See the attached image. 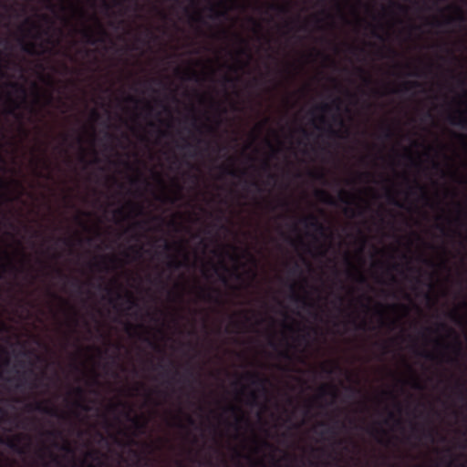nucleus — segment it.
<instances>
[{"label":"nucleus","mask_w":467,"mask_h":467,"mask_svg":"<svg viewBox=\"0 0 467 467\" xmlns=\"http://www.w3.org/2000/svg\"><path fill=\"white\" fill-rule=\"evenodd\" d=\"M6 267H7V265H1V268H2V270H3V271H5V270H6ZM8 267H9L12 271H16V270H17V268L16 267V265H15L14 264H12V263H9V264H8Z\"/></svg>","instance_id":"nucleus-36"},{"label":"nucleus","mask_w":467,"mask_h":467,"mask_svg":"<svg viewBox=\"0 0 467 467\" xmlns=\"http://www.w3.org/2000/svg\"><path fill=\"white\" fill-rule=\"evenodd\" d=\"M129 420L132 422V424L134 425L136 430L140 433L143 432L147 427V423H148L147 420H140L138 417H135V418L129 417Z\"/></svg>","instance_id":"nucleus-14"},{"label":"nucleus","mask_w":467,"mask_h":467,"mask_svg":"<svg viewBox=\"0 0 467 467\" xmlns=\"http://www.w3.org/2000/svg\"><path fill=\"white\" fill-rule=\"evenodd\" d=\"M129 204H130V206H131L132 208L136 209V210H137V212H138L139 213H140L142 212V207H141V206L137 205V204H135V203H133V202H130Z\"/></svg>","instance_id":"nucleus-43"},{"label":"nucleus","mask_w":467,"mask_h":467,"mask_svg":"<svg viewBox=\"0 0 467 467\" xmlns=\"http://www.w3.org/2000/svg\"><path fill=\"white\" fill-rule=\"evenodd\" d=\"M56 273L60 278H67L61 269H56Z\"/></svg>","instance_id":"nucleus-45"},{"label":"nucleus","mask_w":467,"mask_h":467,"mask_svg":"<svg viewBox=\"0 0 467 467\" xmlns=\"http://www.w3.org/2000/svg\"><path fill=\"white\" fill-rule=\"evenodd\" d=\"M28 410H36L47 415L57 416V410L53 407L44 406L41 402H36L35 405H27Z\"/></svg>","instance_id":"nucleus-6"},{"label":"nucleus","mask_w":467,"mask_h":467,"mask_svg":"<svg viewBox=\"0 0 467 467\" xmlns=\"http://www.w3.org/2000/svg\"><path fill=\"white\" fill-rule=\"evenodd\" d=\"M73 314H74L73 322H74V325L77 326L78 325V318H77L78 313L74 310Z\"/></svg>","instance_id":"nucleus-57"},{"label":"nucleus","mask_w":467,"mask_h":467,"mask_svg":"<svg viewBox=\"0 0 467 467\" xmlns=\"http://www.w3.org/2000/svg\"><path fill=\"white\" fill-rule=\"evenodd\" d=\"M183 265L182 262L180 261L176 256H171L170 261L168 262V267L171 269H179Z\"/></svg>","instance_id":"nucleus-20"},{"label":"nucleus","mask_w":467,"mask_h":467,"mask_svg":"<svg viewBox=\"0 0 467 467\" xmlns=\"http://www.w3.org/2000/svg\"><path fill=\"white\" fill-rule=\"evenodd\" d=\"M192 18L193 21H196V22H202L203 21L200 14L196 15L195 16H192Z\"/></svg>","instance_id":"nucleus-49"},{"label":"nucleus","mask_w":467,"mask_h":467,"mask_svg":"<svg viewBox=\"0 0 467 467\" xmlns=\"http://www.w3.org/2000/svg\"><path fill=\"white\" fill-rule=\"evenodd\" d=\"M457 388L460 389V391H459V398L462 400H467V394L465 393V391L463 389V385L461 382H458L457 383Z\"/></svg>","instance_id":"nucleus-25"},{"label":"nucleus","mask_w":467,"mask_h":467,"mask_svg":"<svg viewBox=\"0 0 467 467\" xmlns=\"http://www.w3.org/2000/svg\"><path fill=\"white\" fill-rule=\"evenodd\" d=\"M368 432L377 439V441L381 444H386L383 439L378 437V435H387V431L382 428L371 427L368 430Z\"/></svg>","instance_id":"nucleus-13"},{"label":"nucleus","mask_w":467,"mask_h":467,"mask_svg":"<svg viewBox=\"0 0 467 467\" xmlns=\"http://www.w3.org/2000/svg\"><path fill=\"white\" fill-rule=\"evenodd\" d=\"M456 10L458 12V20L460 21H463L464 20V17H463V15H462V10L459 8V7H456Z\"/></svg>","instance_id":"nucleus-46"},{"label":"nucleus","mask_w":467,"mask_h":467,"mask_svg":"<svg viewBox=\"0 0 467 467\" xmlns=\"http://www.w3.org/2000/svg\"><path fill=\"white\" fill-rule=\"evenodd\" d=\"M262 445L266 448H272V445L269 442H267L266 441H263Z\"/></svg>","instance_id":"nucleus-59"},{"label":"nucleus","mask_w":467,"mask_h":467,"mask_svg":"<svg viewBox=\"0 0 467 467\" xmlns=\"http://www.w3.org/2000/svg\"><path fill=\"white\" fill-rule=\"evenodd\" d=\"M414 188H416L417 190H419L420 192V193H421L420 197L422 200H424L426 202L429 201V195H428L427 191L424 186H422L418 182H416Z\"/></svg>","instance_id":"nucleus-21"},{"label":"nucleus","mask_w":467,"mask_h":467,"mask_svg":"<svg viewBox=\"0 0 467 467\" xmlns=\"http://www.w3.org/2000/svg\"><path fill=\"white\" fill-rule=\"evenodd\" d=\"M412 387L414 389H422L421 384L418 381V379L416 378H414L413 380H412Z\"/></svg>","instance_id":"nucleus-37"},{"label":"nucleus","mask_w":467,"mask_h":467,"mask_svg":"<svg viewBox=\"0 0 467 467\" xmlns=\"http://www.w3.org/2000/svg\"><path fill=\"white\" fill-rule=\"evenodd\" d=\"M251 184H252L253 186L256 187V189H257V191H258V192H262V188H261V186L259 185V183H258L257 182L253 181V182H251Z\"/></svg>","instance_id":"nucleus-50"},{"label":"nucleus","mask_w":467,"mask_h":467,"mask_svg":"<svg viewBox=\"0 0 467 467\" xmlns=\"http://www.w3.org/2000/svg\"><path fill=\"white\" fill-rule=\"evenodd\" d=\"M91 18L97 25V31H95L90 26H85L84 28L80 31V34L86 43L93 46L98 42H104L105 37L107 36V32L97 16L94 15L91 16Z\"/></svg>","instance_id":"nucleus-1"},{"label":"nucleus","mask_w":467,"mask_h":467,"mask_svg":"<svg viewBox=\"0 0 467 467\" xmlns=\"http://www.w3.org/2000/svg\"><path fill=\"white\" fill-rule=\"evenodd\" d=\"M183 149H195V146H193L192 144L189 143V142H186L183 146H182Z\"/></svg>","instance_id":"nucleus-52"},{"label":"nucleus","mask_w":467,"mask_h":467,"mask_svg":"<svg viewBox=\"0 0 467 467\" xmlns=\"http://www.w3.org/2000/svg\"><path fill=\"white\" fill-rule=\"evenodd\" d=\"M221 292L215 288L199 287L198 297L206 302L221 304Z\"/></svg>","instance_id":"nucleus-2"},{"label":"nucleus","mask_w":467,"mask_h":467,"mask_svg":"<svg viewBox=\"0 0 467 467\" xmlns=\"http://www.w3.org/2000/svg\"><path fill=\"white\" fill-rule=\"evenodd\" d=\"M127 100L130 101V102H138V100L134 97H132V96H129L127 98Z\"/></svg>","instance_id":"nucleus-61"},{"label":"nucleus","mask_w":467,"mask_h":467,"mask_svg":"<svg viewBox=\"0 0 467 467\" xmlns=\"http://www.w3.org/2000/svg\"><path fill=\"white\" fill-rule=\"evenodd\" d=\"M390 307L392 308H401L403 310H405L406 312H408V307L404 305H393V306H390Z\"/></svg>","instance_id":"nucleus-47"},{"label":"nucleus","mask_w":467,"mask_h":467,"mask_svg":"<svg viewBox=\"0 0 467 467\" xmlns=\"http://www.w3.org/2000/svg\"><path fill=\"white\" fill-rule=\"evenodd\" d=\"M327 134L331 138L339 137V131L334 130L330 125L328 126L327 129Z\"/></svg>","instance_id":"nucleus-31"},{"label":"nucleus","mask_w":467,"mask_h":467,"mask_svg":"<svg viewBox=\"0 0 467 467\" xmlns=\"http://www.w3.org/2000/svg\"><path fill=\"white\" fill-rule=\"evenodd\" d=\"M275 179H276L275 174H274V173H269L268 174V180L275 181Z\"/></svg>","instance_id":"nucleus-60"},{"label":"nucleus","mask_w":467,"mask_h":467,"mask_svg":"<svg viewBox=\"0 0 467 467\" xmlns=\"http://www.w3.org/2000/svg\"><path fill=\"white\" fill-rule=\"evenodd\" d=\"M218 275H219L220 280H221L222 282H223L224 284H227V283H228V280H227V278L225 277V275H219V274H218Z\"/></svg>","instance_id":"nucleus-53"},{"label":"nucleus","mask_w":467,"mask_h":467,"mask_svg":"<svg viewBox=\"0 0 467 467\" xmlns=\"http://www.w3.org/2000/svg\"><path fill=\"white\" fill-rule=\"evenodd\" d=\"M420 87V83L418 81L406 82L402 85L400 91L409 92L412 88H416Z\"/></svg>","instance_id":"nucleus-19"},{"label":"nucleus","mask_w":467,"mask_h":467,"mask_svg":"<svg viewBox=\"0 0 467 467\" xmlns=\"http://www.w3.org/2000/svg\"><path fill=\"white\" fill-rule=\"evenodd\" d=\"M448 120L452 125L467 129V117L462 111H459L458 114L450 115Z\"/></svg>","instance_id":"nucleus-7"},{"label":"nucleus","mask_w":467,"mask_h":467,"mask_svg":"<svg viewBox=\"0 0 467 467\" xmlns=\"http://www.w3.org/2000/svg\"><path fill=\"white\" fill-rule=\"evenodd\" d=\"M164 249L166 251L171 250V245L168 242H166V241H165V244H164Z\"/></svg>","instance_id":"nucleus-56"},{"label":"nucleus","mask_w":467,"mask_h":467,"mask_svg":"<svg viewBox=\"0 0 467 467\" xmlns=\"http://www.w3.org/2000/svg\"><path fill=\"white\" fill-rule=\"evenodd\" d=\"M338 420H336L334 425L327 426V428L324 431H322L321 434L324 435L327 433L332 435L333 437H336V435L337 434L336 425L338 424Z\"/></svg>","instance_id":"nucleus-22"},{"label":"nucleus","mask_w":467,"mask_h":467,"mask_svg":"<svg viewBox=\"0 0 467 467\" xmlns=\"http://www.w3.org/2000/svg\"><path fill=\"white\" fill-rule=\"evenodd\" d=\"M221 267H222V268L223 269V271H225V272H228V270H229V269H228V267L226 266V265H225L224 263H223V262L221 263Z\"/></svg>","instance_id":"nucleus-64"},{"label":"nucleus","mask_w":467,"mask_h":467,"mask_svg":"<svg viewBox=\"0 0 467 467\" xmlns=\"http://www.w3.org/2000/svg\"><path fill=\"white\" fill-rule=\"evenodd\" d=\"M358 282H359L360 284H364L367 282V279L366 277L361 274V273H358Z\"/></svg>","instance_id":"nucleus-40"},{"label":"nucleus","mask_w":467,"mask_h":467,"mask_svg":"<svg viewBox=\"0 0 467 467\" xmlns=\"http://www.w3.org/2000/svg\"><path fill=\"white\" fill-rule=\"evenodd\" d=\"M75 406L78 409H80L81 410L83 411H89L90 410V408L86 405L83 401L81 400H78L75 402Z\"/></svg>","instance_id":"nucleus-28"},{"label":"nucleus","mask_w":467,"mask_h":467,"mask_svg":"<svg viewBox=\"0 0 467 467\" xmlns=\"http://www.w3.org/2000/svg\"><path fill=\"white\" fill-rule=\"evenodd\" d=\"M388 418H389V420H394L397 424H400L401 423L400 420L397 419L395 414L393 412H391V411L389 412V417Z\"/></svg>","instance_id":"nucleus-39"},{"label":"nucleus","mask_w":467,"mask_h":467,"mask_svg":"<svg viewBox=\"0 0 467 467\" xmlns=\"http://www.w3.org/2000/svg\"><path fill=\"white\" fill-rule=\"evenodd\" d=\"M187 421L190 425L194 424V420L191 416H187Z\"/></svg>","instance_id":"nucleus-58"},{"label":"nucleus","mask_w":467,"mask_h":467,"mask_svg":"<svg viewBox=\"0 0 467 467\" xmlns=\"http://www.w3.org/2000/svg\"><path fill=\"white\" fill-rule=\"evenodd\" d=\"M226 410L234 414L237 427H239V425L243 422L248 423V419L244 416V412L239 407L229 406L226 408Z\"/></svg>","instance_id":"nucleus-9"},{"label":"nucleus","mask_w":467,"mask_h":467,"mask_svg":"<svg viewBox=\"0 0 467 467\" xmlns=\"http://www.w3.org/2000/svg\"><path fill=\"white\" fill-rule=\"evenodd\" d=\"M290 288L292 290L291 299L293 301H295L296 303H302L305 306H311L310 304L307 303L306 296H302L296 292V284L295 283L291 284Z\"/></svg>","instance_id":"nucleus-12"},{"label":"nucleus","mask_w":467,"mask_h":467,"mask_svg":"<svg viewBox=\"0 0 467 467\" xmlns=\"http://www.w3.org/2000/svg\"><path fill=\"white\" fill-rule=\"evenodd\" d=\"M126 299H127V302L130 305V308L137 306L136 300L130 293L127 294Z\"/></svg>","instance_id":"nucleus-30"},{"label":"nucleus","mask_w":467,"mask_h":467,"mask_svg":"<svg viewBox=\"0 0 467 467\" xmlns=\"http://www.w3.org/2000/svg\"><path fill=\"white\" fill-rule=\"evenodd\" d=\"M301 223L307 228L314 229L321 236H325L327 233V227L319 222L317 216L311 214L301 219Z\"/></svg>","instance_id":"nucleus-3"},{"label":"nucleus","mask_w":467,"mask_h":467,"mask_svg":"<svg viewBox=\"0 0 467 467\" xmlns=\"http://www.w3.org/2000/svg\"><path fill=\"white\" fill-rule=\"evenodd\" d=\"M389 202L399 207H401V203L397 201L393 196H389Z\"/></svg>","instance_id":"nucleus-44"},{"label":"nucleus","mask_w":467,"mask_h":467,"mask_svg":"<svg viewBox=\"0 0 467 467\" xmlns=\"http://www.w3.org/2000/svg\"><path fill=\"white\" fill-rule=\"evenodd\" d=\"M420 355L428 359H431V360H433L435 358V356L432 353L428 352V351H423L422 353H420Z\"/></svg>","instance_id":"nucleus-35"},{"label":"nucleus","mask_w":467,"mask_h":467,"mask_svg":"<svg viewBox=\"0 0 467 467\" xmlns=\"http://www.w3.org/2000/svg\"><path fill=\"white\" fill-rule=\"evenodd\" d=\"M244 378L251 382L252 385L260 387L264 392H266V384L268 379L265 377L261 376L257 372H247Z\"/></svg>","instance_id":"nucleus-4"},{"label":"nucleus","mask_w":467,"mask_h":467,"mask_svg":"<svg viewBox=\"0 0 467 467\" xmlns=\"http://www.w3.org/2000/svg\"><path fill=\"white\" fill-rule=\"evenodd\" d=\"M21 439V435H16L14 439L7 440L6 445L13 451H17L18 453H23L24 451L19 445Z\"/></svg>","instance_id":"nucleus-10"},{"label":"nucleus","mask_w":467,"mask_h":467,"mask_svg":"<svg viewBox=\"0 0 467 467\" xmlns=\"http://www.w3.org/2000/svg\"><path fill=\"white\" fill-rule=\"evenodd\" d=\"M357 328H358V329H362V330H367V329H368V324H367V322H366V321L361 322V323L357 327Z\"/></svg>","instance_id":"nucleus-41"},{"label":"nucleus","mask_w":467,"mask_h":467,"mask_svg":"<svg viewBox=\"0 0 467 467\" xmlns=\"http://www.w3.org/2000/svg\"><path fill=\"white\" fill-rule=\"evenodd\" d=\"M263 169H264L265 171H269V170H270V165H269L268 161H265V162L263 163Z\"/></svg>","instance_id":"nucleus-54"},{"label":"nucleus","mask_w":467,"mask_h":467,"mask_svg":"<svg viewBox=\"0 0 467 467\" xmlns=\"http://www.w3.org/2000/svg\"><path fill=\"white\" fill-rule=\"evenodd\" d=\"M223 171L227 174H230L234 177H237L238 176V172L236 171V170L233 169V168H228V167H223Z\"/></svg>","instance_id":"nucleus-32"},{"label":"nucleus","mask_w":467,"mask_h":467,"mask_svg":"<svg viewBox=\"0 0 467 467\" xmlns=\"http://www.w3.org/2000/svg\"><path fill=\"white\" fill-rule=\"evenodd\" d=\"M393 5H395L397 8H399L400 11H406L407 8L402 5H400V4H397V3H392Z\"/></svg>","instance_id":"nucleus-48"},{"label":"nucleus","mask_w":467,"mask_h":467,"mask_svg":"<svg viewBox=\"0 0 467 467\" xmlns=\"http://www.w3.org/2000/svg\"><path fill=\"white\" fill-rule=\"evenodd\" d=\"M19 44L23 52L30 56H37L44 53L38 50V45L34 41H26L24 38L19 39Z\"/></svg>","instance_id":"nucleus-5"},{"label":"nucleus","mask_w":467,"mask_h":467,"mask_svg":"<svg viewBox=\"0 0 467 467\" xmlns=\"http://www.w3.org/2000/svg\"><path fill=\"white\" fill-rule=\"evenodd\" d=\"M74 393L79 397L81 400L83 399L84 397V389L80 387H77L75 389H74Z\"/></svg>","instance_id":"nucleus-34"},{"label":"nucleus","mask_w":467,"mask_h":467,"mask_svg":"<svg viewBox=\"0 0 467 467\" xmlns=\"http://www.w3.org/2000/svg\"><path fill=\"white\" fill-rule=\"evenodd\" d=\"M315 109L325 113V112L329 111L331 109V107H330V105L324 103V104L317 106Z\"/></svg>","instance_id":"nucleus-29"},{"label":"nucleus","mask_w":467,"mask_h":467,"mask_svg":"<svg viewBox=\"0 0 467 467\" xmlns=\"http://www.w3.org/2000/svg\"><path fill=\"white\" fill-rule=\"evenodd\" d=\"M73 285L78 286L79 289L81 288V284L78 279H74Z\"/></svg>","instance_id":"nucleus-55"},{"label":"nucleus","mask_w":467,"mask_h":467,"mask_svg":"<svg viewBox=\"0 0 467 467\" xmlns=\"http://www.w3.org/2000/svg\"><path fill=\"white\" fill-rule=\"evenodd\" d=\"M317 197L325 203L334 205L336 204L334 198L326 191L318 190L316 192Z\"/></svg>","instance_id":"nucleus-11"},{"label":"nucleus","mask_w":467,"mask_h":467,"mask_svg":"<svg viewBox=\"0 0 467 467\" xmlns=\"http://www.w3.org/2000/svg\"><path fill=\"white\" fill-rule=\"evenodd\" d=\"M5 86L11 88L16 92H19L23 96V100L25 101L26 92V88L22 85L17 82H6Z\"/></svg>","instance_id":"nucleus-15"},{"label":"nucleus","mask_w":467,"mask_h":467,"mask_svg":"<svg viewBox=\"0 0 467 467\" xmlns=\"http://www.w3.org/2000/svg\"><path fill=\"white\" fill-rule=\"evenodd\" d=\"M383 131L385 139H391L394 136V132L389 126L384 127Z\"/></svg>","instance_id":"nucleus-27"},{"label":"nucleus","mask_w":467,"mask_h":467,"mask_svg":"<svg viewBox=\"0 0 467 467\" xmlns=\"http://www.w3.org/2000/svg\"><path fill=\"white\" fill-rule=\"evenodd\" d=\"M357 71L362 76L363 78V81L368 85L371 83V78L370 77L367 76L365 70L362 68V67H358L357 68Z\"/></svg>","instance_id":"nucleus-24"},{"label":"nucleus","mask_w":467,"mask_h":467,"mask_svg":"<svg viewBox=\"0 0 467 467\" xmlns=\"http://www.w3.org/2000/svg\"><path fill=\"white\" fill-rule=\"evenodd\" d=\"M378 314L381 317V325H385V322L383 320V317H384V312H383V308H384V306L381 305V304H378Z\"/></svg>","instance_id":"nucleus-33"},{"label":"nucleus","mask_w":467,"mask_h":467,"mask_svg":"<svg viewBox=\"0 0 467 467\" xmlns=\"http://www.w3.org/2000/svg\"><path fill=\"white\" fill-rule=\"evenodd\" d=\"M249 396L253 403H254L257 400V393L255 391H251Z\"/></svg>","instance_id":"nucleus-42"},{"label":"nucleus","mask_w":467,"mask_h":467,"mask_svg":"<svg viewBox=\"0 0 467 467\" xmlns=\"http://www.w3.org/2000/svg\"><path fill=\"white\" fill-rule=\"evenodd\" d=\"M7 104L9 107L6 110V113L8 115L15 116L19 119H22V115L16 113V110L20 108V103L15 99H13L10 94L7 95Z\"/></svg>","instance_id":"nucleus-8"},{"label":"nucleus","mask_w":467,"mask_h":467,"mask_svg":"<svg viewBox=\"0 0 467 467\" xmlns=\"http://www.w3.org/2000/svg\"><path fill=\"white\" fill-rule=\"evenodd\" d=\"M269 8L272 10H275L281 14H286L288 12V8L286 6L280 5H271Z\"/></svg>","instance_id":"nucleus-23"},{"label":"nucleus","mask_w":467,"mask_h":467,"mask_svg":"<svg viewBox=\"0 0 467 467\" xmlns=\"http://www.w3.org/2000/svg\"><path fill=\"white\" fill-rule=\"evenodd\" d=\"M348 197H349V194H348V192H346V191H344V190H341V191L339 192V199H340V201H341L342 202L348 204V203H349V202H348Z\"/></svg>","instance_id":"nucleus-26"},{"label":"nucleus","mask_w":467,"mask_h":467,"mask_svg":"<svg viewBox=\"0 0 467 467\" xmlns=\"http://www.w3.org/2000/svg\"><path fill=\"white\" fill-rule=\"evenodd\" d=\"M330 394L334 398L337 396V390L336 388L332 385H325L320 388V395L325 396Z\"/></svg>","instance_id":"nucleus-17"},{"label":"nucleus","mask_w":467,"mask_h":467,"mask_svg":"<svg viewBox=\"0 0 467 467\" xmlns=\"http://www.w3.org/2000/svg\"><path fill=\"white\" fill-rule=\"evenodd\" d=\"M63 451H67V452H70L71 451V448L69 446V444H65L64 446H62L61 448Z\"/></svg>","instance_id":"nucleus-51"},{"label":"nucleus","mask_w":467,"mask_h":467,"mask_svg":"<svg viewBox=\"0 0 467 467\" xmlns=\"http://www.w3.org/2000/svg\"><path fill=\"white\" fill-rule=\"evenodd\" d=\"M448 330H449V332L451 334H454L455 335V341H454V344L452 346V348H453L454 352L456 353V355H460L461 351L462 349V344L459 337L456 335L454 330H452L451 328H448Z\"/></svg>","instance_id":"nucleus-16"},{"label":"nucleus","mask_w":467,"mask_h":467,"mask_svg":"<svg viewBox=\"0 0 467 467\" xmlns=\"http://www.w3.org/2000/svg\"><path fill=\"white\" fill-rule=\"evenodd\" d=\"M47 435L50 436V437L57 438V437H59L61 435V432L58 431H47Z\"/></svg>","instance_id":"nucleus-38"},{"label":"nucleus","mask_w":467,"mask_h":467,"mask_svg":"<svg viewBox=\"0 0 467 467\" xmlns=\"http://www.w3.org/2000/svg\"><path fill=\"white\" fill-rule=\"evenodd\" d=\"M210 11L212 12L211 17L213 19H219L227 16L226 11H220L214 5L210 6Z\"/></svg>","instance_id":"nucleus-18"},{"label":"nucleus","mask_w":467,"mask_h":467,"mask_svg":"<svg viewBox=\"0 0 467 467\" xmlns=\"http://www.w3.org/2000/svg\"><path fill=\"white\" fill-rule=\"evenodd\" d=\"M299 270V265L297 264L295 265V266L291 269L292 273H295Z\"/></svg>","instance_id":"nucleus-62"},{"label":"nucleus","mask_w":467,"mask_h":467,"mask_svg":"<svg viewBox=\"0 0 467 467\" xmlns=\"http://www.w3.org/2000/svg\"><path fill=\"white\" fill-rule=\"evenodd\" d=\"M92 117L97 119L99 118V113L96 110H93L91 113Z\"/></svg>","instance_id":"nucleus-63"}]
</instances>
